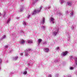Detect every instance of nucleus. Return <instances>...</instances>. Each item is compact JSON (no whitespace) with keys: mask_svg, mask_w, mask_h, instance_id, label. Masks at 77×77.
Here are the masks:
<instances>
[{"mask_svg":"<svg viewBox=\"0 0 77 77\" xmlns=\"http://www.w3.org/2000/svg\"><path fill=\"white\" fill-rule=\"evenodd\" d=\"M42 9V7H40L39 9H38L37 10H35L32 12V15H35L36 13L40 12L41 11V10Z\"/></svg>","mask_w":77,"mask_h":77,"instance_id":"1","label":"nucleus"},{"mask_svg":"<svg viewBox=\"0 0 77 77\" xmlns=\"http://www.w3.org/2000/svg\"><path fill=\"white\" fill-rule=\"evenodd\" d=\"M54 31L52 33V34L53 36H56L59 32V28H56L54 30Z\"/></svg>","mask_w":77,"mask_h":77,"instance_id":"2","label":"nucleus"},{"mask_svg":"<svg viewBox=\"0 0 77 77\" xmlns=\"http://www.w3.org/2000/svg\"><path fill=\"white\" fill-rule=\"evenodd\" d=\"M32 50V49H26V50L25 51V56H27L28 55H29V53H30V51H31Z\"/></svg>","mask_w":77,"mask_h":77,"instance_id":"3","label":"nucleus"},{"mask_svg":"<svg viewBox=\"0 0 77 77\" xmlns=\"http://www.w3.org/2000/svg\"><path fill=\"white\" fill-rule=\"evenodd\" d=\"M49 21L50 23L51 24H54V19L53 17L50 18Z\"/></svg>","mask_w":77,"mask_h":77,"instance_id":"4","label":"nucleus"},{"mask_svg":"<svg viewBox=\"0 0 77 77\" xmlns=\"http://www.w3.org/2000/svg\"><path fill=\"white\" fill-rule=\"evenodd\" d=\"M68 52L67 51L63 52L61 54V56L63 57L65 56H66V55L68 54Z\"/></svg>","mask_w":77,"mask_h":77,"instance_id":"5","label":"nucleus"},{"mask_svg":"<svg viewBox=\"0 0 77 77\" xmlns=\"http://www.w3.org/2000/svg\"><path fill=\"white\" fill-rule=\"evenodd\" d=\"M70 34H68L67 35V38L68 41H71V39H70Z\"/></svg>","mask_w":77,"mask_h":77,"instance_id":"6","label":"nucleus"},{"mask_svg":"<svg viewBox=\"0 0 77 77\" xmlns=\"http://www.w3.org/2000/svg\"><path fill=\"white\" fill-rule=\"evenodd\" d=\"M20 11L22 12L24 10V6L23 5H21L20 7Z\"/></svg>","mask_w":77,"mask_h":77,"instance_id":"7","label":"nucleus"},{"mask_svg":"<svg viewBox=\"0 0 77 77\" xmlns=\"http://www.w3.org/2000/svg\"><path fill=\"white\" fill-rule=\"evenodd\" d=\"M45 23V18L44 17L42 19V20L41 22V23L42 24H44Z\"/></svg>","mask_w":77,"mask_h":77,"instance_id":"8","label":"nucleus"},{"mask_svg":"<svg viewBox=\"0 0 77 77\" xmlns=\"http://www.w3.org/2000/svg\"><path fill=\"white\" fill-rule=\"evenodd\" d=\"M20 44H24V42H25V41L23 39H21L20 40Z\"/></svg>","mask_w":77,"mask_h":77,"instance_id":"9","label":"nucleus"},{"mask_svg":"<svg viewBox=\"0 0 77 77\" xmlns=\"http://www.w3.org/2000/svg\"><path fill=\"white\" fill-rule=\"evenodd\" d=\"M72 5V2L69 1L67 2V5H68V6H71Z\"/></svg>","mask_w":77,"mask_h":77,"instance_id":"10","label":"nucleus"},{"mask_svg":"<svg viewBox=\"0 0 77 77\" xmlns=\"http://www.w3.org/2000/svg\"><path fill=\"white\" fill-rule=\"evenodd\" d=\"M44 51L46 53H48L49 51V49L48 48H45L44 49Z\"/></svg>","mask_w":77,"mask_h":77,"instance_id":"11","label":"nucleus"},{"mask_svg":"<svg viewBox=\"0 0 77 77\" xmlns=\"http://www.w3.org/2000/svg\"><path fill=\"white\" fill-rule=\"evenodd\" d=\"M18 57H13L12 58V59L13 60H17L18 59Z\"/></svg>","mask_w":77,"mask_h":77,"instance_id":"12","label":"nucleus"},{"mask_svg":"<svg viewBox=\"0 0 77 77\" xmlns=\"http://www.w3.org/2000/svg\"><path fill=\"white\" fill-rule=\"evenodd\" d=\"M42 40L40 38V39H38V45H39V44H40L42 42Z\"/></svg>","mask_w":77,"mask_h":77,"instance_id":"13","label":"nucleus"},{"mask_svg":"<svg viewBox=\"0 0 77 77\" xmlns=\"http://www.w3.org/2000/svg\"><path fill=\"white\" fill-rule=\"evenodd\" d=\"M70 17H72V16L74 15V11H72L70 13Z\"/></svg>","mask_w":77,"mask_h":77,"instance_id":"14","label":"nucleus"},{"mask_svg":"<svg viewBox=\"0 0 77 77\" xmlns=\"http://www.w3.org/2000/svg\"><path fill=\"white\" fill-rule=\"evenodd\" d=\"M41 29L42 30H44L45 29V26H41Z\"/></svg>","mask_w":77,"mask_h":77,"instance_id":"15","label":"nucleus"},{"mask_svg":"<svg viewBox=\"0 0 77 77\" xmlns=\"http://www.w3.org/2000/svg\"><path fill=\"white\" fill-rule=\"evenodd\" d=\"M75 27V25H73L71 26V29L72 30H74Z\"/></svg>","mask_w":77,"mask_h":77,"instance_id":"16","label":"nucleus"},{"mask_svg":"<svg viewBox=\"0 0 77 77\" xmlns=\"http://www.w3.org/2000/svg\"><path fill=\"white\" fill-rule=\"evenodd\" d=\"M33 41L32 40H29L27 41L28 43H29V44H32V43Z\"/></svg>","mask_w":77,"mask_h":77,"instance_id":"17","label":"nucleus"},{"mask_svg":"<svg viewBox=\"0 0 77 77\" xmlns=\"http://www.w3.org/2000/svg\"><path fill=\"white\" fill-rule=\"evenodd\" d=\"M6 38V35H4L1 38V40H2L4 39H5Z\"/></svg>","mask_w":77,"mask_h":77,"instance_id":"18","label":"nucleus"},{"mask_svg":"<svg viewBox=\"0 0 77 77\" xmlns=\"http://www.w3.org/2000/svg\"><path fill=\"white\" fill-rule=\"evenodd\" d=\"M23 74L24 75H26L27 74V72L26 70H25V71H23Z\"/></svg>","mask_w":77,"mask_h":77,"instance_id":"19","label":"nucleus"},{"mask_svg":"<svg viewBox=\"0 0 77 77\" xmlns=\"http://www.w3.org/2000/svg\"><path fill=\"white\" fill-rule=\"evenodd\" d=\"M74 59L75 61V63L76 65H77V58H75Z\"/></svg>","mask_w":77,"mask_h":77,"instance_id":"20","label":"nucleus"},{"mask_svg":"<svg viewBox=\"0 0 77 77\" xmlns=\"http://www.w3.org/2000/svg\"><path fill=\"white\" fill-rule=\"evenodd\" d=\"M60 2L61 4H63L64 3V0H60Z\"/></svg>","mask_w":77,"mask_h":77,"instance_id":"21","label":"nucleus"},{"mask_svg":"<svg viewBox=\"0 0 77 77\" xmlns=\"http://www.w3.org/2000/svg\"><path fill=\"white\" fill-rule=\"evenodd\" d=\"M29 63L28 64V66H30V65L31 63H32V61L31 60H30L28 62Z\"/></svg>","mask_w":77,"mask_h":77,"instance_id":"22","label":"nucleus"},{"mask_svg":"<svg viewBox=\"0 0 77 77\" xmlns=\"http://www.w3.org/2000/svg\"><path fill=\"white\" fill-rule=\"evenodd\" d=\"M23 24L24 25V26H26V22L23 21Z\"/></svg>","mask_w":77,"mask_h":77,"instance_id":"23","label":"nucleus"},{"mask_svg":"<svg viewBox=\"0 0 77 77\" xmlns=\"http://www.w3.org/2000/svg\"><path fill=\"white\" fill-rule=\"evenodd\" d=\"M74 67H70L69 68V69L70 70H72L74 69Z\"/></svg>","mask_w":77,"mask_h":77,"instance_id":"24","label":"nucleus"},{"mask_svg":"<svg viewBox=\"0 0 77 77\" xmlns=\"http://www.w3.org/2000/svg\"><path fill=\"white\" fill-rule=\"evenodd\" d=\"M59 75L58 74H56L55 75V76L56 77H58Z\"/></svg>","mask_w":77,"mask_h":77,"instance_id":"25","label":"nucleus"},{"mask_svg":"<svg viewBox=\"0 0 77 77\" xmlns=\"http://www.w3.org/2000/svg\"><path fill=\"white\" fill-rule=\"evenodd\" d=\"M47 44V42H45L43 43V45H46Z\"/></svg>","mask_w":77,"mask_h":77,"instance_id":"26","label":"nucleus"},{"mask_svg":"<svg viewBox=\"0 0 77 77\" xmlns=\"http://www.w3.org/2000/svg\"><path fill=\"white\" fill-rule=\"evenodd\" d=\"M55 49L56 50H59L60 48L59 47H57Z\"/></svg>","mask_w":77,"mask_h":77,"instance_id":"27","label":"nucleus"},{"mask_svg":"<svg viewBox=\"0 0 77 77\" xmlns=\"http://www.w3.org/2000/svg\"><path fill=\"white\" fill-rule=\"evenodd\" d=\"M11 20V19H9L7 20V23H9V21H10Z\"/></svg>","mask_w":77,"mask_h":77,"instance_id":"28","label":"nucleus"},{"mask_svg":"<svg viewBox=\"0 0 77 77\" xmlns=\"http://www.w3.org/2000/svg\"><path fill=\"white\" fill-rule=\"evenodd\" d=\"M58 61H59V60H55L54 62L55 63H56Z\"/></svg>","mask_w":77,"mask_h":77,"instance_id":"29","label":"nucleus"},{"mask_svg":"<svg viewBox=\"0 0 77 77\" xmlns=\"http://www.w3.org/2000/svg\"><path fill=\"white\" fill-rule=\"evenodd\" d=\"M2 63V59L0 58V64H1Z\"/></svg>","mask_w":77,"mask_h":77,"instance_id":"30","label":"nucleus"},{"mask_svg":"<svg viewBox=\"0 0 77 77\" xmlns=\"http://www.w3.org/2000/svg\"><path fill=\"white\" fill-rule=\"evenodd\" d=\"M70 59H72L73 58V56H70Z\"/></svg>","mask_w":77,"mask_h":77,"instance_id":"31","label":"nucleus"},{"mask_svg":"<svg viewBox=\"0 0 77 77\" xmlns=\"http://www.w3.org/2000/svg\"><path fill=\"white\" fill-rule=\"evenodd\" d=\"M51 75L50 74L48 75V77H51Z\"/></svg>","mask_w":77,"mask_h":77,"instance_id":"32","label":"nucleus"},{"mask_svg":"<svg viewBox=\"0 0 77 77\" xmlns=\"http://www.w3.org/2000/svg\"><path fill=\"white\" fill-rule=\"evenodd\" d=\"M30 15H28V16L27 17L28 18H29L30 17Z\"/></svg>","mask_w":77,"mask_h":77,"instance_id":"33","label":"nucleus"},{"mask_svg":"<svg viewBox=\"0 0 77 77\" xmlns=\"http://www.w3.org/2000/svg\"><path fill=\"white\" fill-rule=\"evenodd\" d=\"M20 33H24V32L23 31H21L20 32Z\"/></svg>","mask_w":77,"mask_h":77,"instance_id":"34","label":"nucleus"},{"mask_svg":"<svg viewBox=\"0 0 77 77\" xmlns=\"http://www.w3.org/2000/svg\"><path fill=\"white\" fill-rule=\"evenodd\" d=\"M5 48H8V46H7V45H6L5 46Z\"/></svg>","mask_w":77,"mask_h":77,"instance_id":"35","label":"nucleus"},{"mask_svg":"<svg viewBox=\"0 0 77 77\" xmlns=\"http://www.w3.org/2000/svg\"><path fill=\"white\" fill-rule=\"evenodd\" d=\"M20 56H23V53H21L20 54Z\"/></svg>","mask_w":77,"mask_h":77,"instance_id":"36","label":"nucleus"},{"mask_svg":"<svg viewBox=\"0 0 77 77\" xmlns=\"http://www.w3.org/2000/svg\"><path fill=\"white\" fill-rule=\"evenodd\" d=\"M50 6H48V9H50Z\"/></svg>","mask_w":77,"mask_h":77,"instance_id":"37","label":"nucleus"},{"mask_svg":"<svg viewBox=\"0 0 77 77\" xmlns=\"http://www.w3.org/2000/svg\"><path fill=\"white\" fill-rule=\"evenodd\" d=\"M58 14H59V15H62V13H58Z\"/></svg>","mask_w":77,"mask_h":77,"instance_id":"38","label":"nucleus"},{"mask_svg":"<svg viewBox=\"0 0 77 77\" xmlns=\"http://www.w3.org/2000/svg\"><path fill=\"white\" fill-rule=\"evenodd\" d=\"M6 63H8V60H7L6 61Z\"/></svg>","mask_w":77,"mask_h":77,"instance_id":"39","label":"nucleus"},{"mask_svg":"<svg viewBox=\"0 0 77 77\" xmlns=\"http://www.w3.org/2000/svg\"><path fill=\"white\" fill-rule=\"evenodd\" d=\"M5 13L4 14V17H5Z\"/></svg>","mask_w":77,"mask_h":77,"instance_id":"40","label":"nucleus"},{"mask_svg":"<svg viewBox=\"0 0 77 77\" xmlns=\"http://www.w3.org/2000/svg\"><path fill=\"white\" fill-rule=\"evenodd\" d=\"M12 51H13V50H11V51H10V52L11 53V52H12Z\"/></svg>","mask_w":77,"mask_h":77,"instance_id":"41","label":"nucleus"},{"mask_svg":"<svg viewBox=\"0 0 77 77\" xmlns=\"http://www.w3.org/2000/svg\"><path fill=\"white\" fill-rule=\"evenodd\" d=\"M27 68H26V69H25V71H26V70H27Z\"/></svg>","mask_w":77,"mask_h":77,"instance_id":"42","label":"nucleus"},{"mask_svg":"<svg viewBox=\"0 0 77 77\" xmlns=\"http://www.w3.org/2000/svg\"><path fill=\"white\" fill-rule=\"evenodd\" d=\"M19 18H19V17L16 18V19H17V20H18V19H19Z\"/></svg>","mask_w":77,"mask_h":77,"instance_id":"43","label":"nucleus"},{"mask_svg":"<svg viewBox=\"0 0 77 77\" xmlns=\"http://www.w3.org/2000/svg\"><path fill=\"white\" fill-rule=\"evenodd\" d=\"M66 14H67V13H68V11H66Z\"/></svg>","mask_w":77,"mask_h":77,"instance_id":"44","label":"nucleus"},{"mask_svg":"<svg viewBox=\"0 0 77 77\" xmlns=\"http://www.w3.org/2000/svg\"><path fill=\"white\" fill-rule=\"evenodd\" d=\"M38 0H35V2H36Z\"/></svg>","mask_w":77,"mask_h":77,"instance_id":"45","label":"nucleus"},{"mask_svg":"<svg viewBox=\"0 0 77 77\" xmlns=\"http://www.w3.org/2000/svg\"><path fill=\"white\" fill-rule=\"evenodd\" d=\"M2 15V14L1 13H0V16H1Z\"/></svg>","mask_w":77,"mask_h":77,"instance_id":"46","label":"nucleus"},{"mask_svg":"<svg viewBox=\"0 0 77 77\" xmlns=\"http://www.w3.org/2000/svg\"><path fill=\"white\" fill-rule=\"evenodd\" d=\"M1 70V67L0 66V70Z\"/></svg>","mask_w":77,"mask_h":77,"instance_id":"47","label":"nucleus"},{"mask_svg":"<svg viewBox=\"0 0 77 77\" xmlns=\"http://www.w3.org/2000/svg\"><path fill=\"white\" fill-rule=\"evenodd\" d=\"M14 74L13 73H11V74Z\"/></svg>","mask_w":77,"mask_h":77,"instance_id":"48","label":"nucleus"},{"mask_svg":"<svg viewBox=\"0 0 77 77\" xmlns=\"http://www.w3.org/2000/svg\"><path fill=\"white\" fill-rule=\"evenodd\" d=\"M21 0V1H23V0Z\"/></svg>","mask_w":77,"mask_h":77,"instance_id":"49","label":"nucleus"}]
</instances>
